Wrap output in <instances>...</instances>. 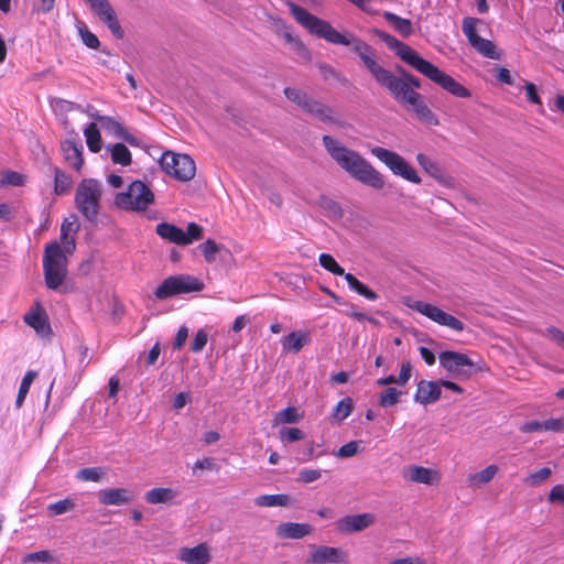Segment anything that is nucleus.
<instances>
[{"mask_svg":"<svg viewBox=\"0 0 564 564\" xmlns=\"http://www.w3.org/2000/svg\"><path fill=\"white\" fill-rule=\"evenodd\" d=\"M479 23V20L476 18H465L463 20V33L468 40V43L476 50L477 53L482 55L484 57L490 59H500L501 54L497 50L494 42L484 39L478 35L476 26Z\"/></svg>","mask_w":564,"mask_h":564,"instance_id":"obj_14","label":"nucleus"},{"mask_svg":"<svg viewBox=\"0 0 564 564\" xmlns=\"http://www.w3.org/2000/svg\"><path fill=\"white\" fill-rule=\"evenodd\" d=\"M23 562L24 563H33V562L53 563V562H55V560L50 551H39V552L26 554L23 558Z\"/></svg>","mask_w":564,"mask_h":564,"instance_id":"obj_46","label":"nucleus"},{"mask_svg":"<svg viewBox=\"0 0 564 564\" xmlns=\"http://www.w3.org/2000/svg\"><path fill=\"white\" fill-rule=\"evenodd\" d=\"M370 152L380 162L386 164L393 174L414 184L421 183V177L417 175L416 171L397 152L381 147H373Z\"/></svg>","mask_w":564,"mask_h":564,"instance_id":"obj_10","label":"nucleus"},{"mask_svg":"<svg viewBox=\"0 0 564 564\" xmlns=\"http://www.w3.org/2000/svg\"><path fill=\"white\" fill-rule=\"evenodd\" d=\"M386 21L393 26V29L403 37H408L412 34V23L408 19H403L394 13L384 12Z\"/></svg>","mask_w":564,"mask_h":564,"instance_id":"obj_29","label":"nucleus"},{"mask_svg":"<svg viewBox=\"0 0 564 564\" xmlns=\"http://www.w3.org/2000/svg\"><path fill=\"white\" fill-rule=\"evenodd\" d=\"M90 117L100 124V127L110 135L121 139L130 145H138L139 140L132 135L119 121L112 117L101 116L97 111L90 113Z\"/></svg>","mask_w":564,"mask_h":564,"instance_id":"obj_18","label":"nucleus"},{"mask_svg":"<svg viewBox=\"0 0 564 564\" xmlns=\"http://www.w3.org/2000/svg\"><path fill=\"white\" fill-rule=\"evenodd\" d=\"M313 531V527L307 523L283 522L276 528V535L281 539H302Z\"/></svg>","mask_w":564,"mask_h":564,"instance_id":"obj_27","label":"nucleus"},{"mask_svg":"<svg viewBox=\"0 0 564 564\" xmlns=\"http://www.w3.org/2000/svg\"><path fill=\"white\" fill-rule=\"evenodd\" d=\"M375 523L372 513H360L345 516L337 521V529L343 533H354L362 531Z\"/></svg>","mask_w":564,"mask_h":564,"instance_id":"obj_21","label":"nucleus"},{"mask_svg":"<svg viewBox=\"0 0 564 564\" xmlns=\"http://www.w3.org/2000/svg\"><path fill=\"white\" fill-rule=\"evenodd\" d=\"M177 496V492L172 488H153L145 494L147 502L151 505L166 503L172 501Z\"/></svg>","mask_w":564,"mask_h":564,"instance_id":"obj_28","label":"nucleus"},{"mask_svg":"<svg viewBox=\"0 0 564 564\" xmlns=\"http://www.w3.org/2000/svg\"><path fill=\"white\" fill-rule=\"evenodd\" d=\"M301 415L297 410L293 406H289L275 414L274 423L275 424H292L299 422Z\"/></svg>","mask_w":564,"mask_h":564,"instance_id":"obj_37","label":"nucleus"},{"mask_svg":"<svg viewBox=\"0 0 564 564\" xmlns=\"http://www.w3.org/2000/svg\"><path fill=\"white\" fill-rule=\"evenodd\" d=\"M547 499L551 503L561 502L564 505V485H555L551 489Z\"/></svg>","mask_w":564,"mask_h":564,"instance_id":"obj_56","label":"nucleus"},{"mask_svg":"<svg viewBox=\"0 0 564 564\" xmlns=\"http://www.w3.org/2000/svg\"><path fill=\"white\" fill-rule=\"evenodd\" d=\"M286 98L302 108L303 111L313 115L322 121H332V109L319 101L310 98L300 89L288 87L284 89Z\"/></svg>","mask_w":564,"mask_h":564,"instance_id":"obj_15","label":"nucleus"},{"mask_svg":"<svg viewBox=\"0 0 564 564\" xmlns=\"http://www.w3.org/2000/svg\"><path fill=\"white\" fill-rule=\"evenodd\" d=\"M25 183V176L14 171H7L2 174L1 184L10 186H22Z\"/></svg>","mask_w":564,"mask_h":564,"instance_id":"obj_45","label":"nucleus"},{"mask_svg":"<svg viewBox=\"0 0 564 564\" xmlns=\"http://www.w3.org/2000/svg\"><path fill=\"white\" fill-rule=\"evenodd\" d=\"M79 368L80 371H83L89 364V360L87 359L88 356V348L85 345H79Z\"/></svg>","mask_w":564,"mask_h":564,"instance_id":"obj_62","label":"nucleus"},{"mask_svg":"<svg viewBox=\"0 0 564 564\" xmlns=\"http://www.w3.org/2000/svg\"><path fill=\"white\" fill-rule=\"evenodd\" d=\"M102 506H123L133 499L132 492L127 488H107L97 494Z\"/></svg>","mask_w":564,"mask_h":564,"instance_id":"obj_22","label":"nucleus"},{"mask_svg":"<svg viewBox=\"0 0 564 564\" xmlns=\"http://www.w3.org/2000/svg\"><path fill=\"white\" fill-rule=\"evenodd\" d=\"M36 376H37L36 371L29 370L22 378V381H21L20 388H19V392H18V395L15 399L17 408L22 406V404L29 393L30 387H31L32 382L34 381V379L36 378Z\"/></svg>","mask_w":564,"mask_h":564,"instance_id":"obj_34","label":"nucleus"},{"mask_svg":"<svg viewBox=\"0 0 564 564\" xmlns=\"http://www.w3.org/2000/svg\"><path fill=\"white\" fill-rule=\"evenodd\" d=\"M61 151L69 166L79 171L84 163L83 144L80 140H65L61 143Z\"/></svg>","mask_w":564,"mask_h":564,"instance_id":"obj_24","label":"nucleus"},{"mask_svg":"<svg viewBox=\"0 0 564 564\" xmlns=\"http://www.w3.org/2000/svg\"><path fill=\"white\" fill-rule=\"evenodd\" d=\"M162 170L175 180L187 182L195 176L196 166L187 154H177L166 151L160 159Z\"/></svg>","mask_w":564,"mask_h":564,"instance_id":"obj_9","label":"nucleus"},{"mask_svg":"<svg viewBox=\"0 0 564 564\" xmlns=\"http://www.w3.org/2000/svg\"><path fill=\"white\" fill-rule=\"evenodd\" d=\"M199 249H200L205 260L207 262L212 263L216 260V254L220 250V246L217 245L214 240L208 239L199 246Z\"/></svg>","mask_w":564,"mask_h":564,"instance_id":"obj_42","label":"nucleus"},{"mask_svg":"<svg viewBox=\"0 0 564 564\" xmlns=\"http://www.w3.org/2000/svg\"><path fill=\"white\" fill-rule=\"evenodd\" d=\"M354 409V403L350 398L340 400L333 410L332 416L334 420L341 422L347 419Z\"/></svg>","mask_w":564,"mask_h":564,"instance_id":"obj_35","label":"nucleus"},{"mask_svg":"<svg viewBox=\"0 0 564 564\" xmlns=\"http://www.w3.org/2000/svg\"><path fill=\"white\" fill-rule=\"evenodd\" d=\"M289 8L294 19L301 25L307 29L312 34L323 37L333 44L352 45L354 52L358 54L359 58L362 61L372 76L378 74V72L382 68V66L379 65L372 57L371 47L364 41L352 37L349 39L345 34L336 31L328 22L318 19L317 17L311 14L306 9L295 3H289Z\"/></svg>","mask_w":564,"mask_h":564,"instance_id":"obj_2","label":"nucleus"},{"mask_svg":"<svg viewBox=\"0 0 564 564\" xmlns=\"http://www.w3.org/2000/svg\"><path fill=\"white\" fill-rule=\"evenodd\" d=\"M188 337V329L186 326H181L176 333L174 340V349H181Z\"/></svg>","mask_w":564,"mask_h":564,"instance_id":"obj_58","label":"nucleus"},{"mask_svg":"<svg viewBox=\"0 0 564 564\" xmlns=\"http://www.w3.org/2000/svg\"><path fill=\"white\" fill-rule=\"evenodd\" d=\"M311 333L308 330H293L282 337L281 345L284 351L297 354L311 343Z\"/></svg>","mask_w":564,"mask_h":564,"instance_id":"obj_26","label":"nucleus"},{"mask_svg":"<svg viewBox=\"0 0 564 564\" xmlns=\"http://www.w3.org/2000/svg\"><path fill=\"white\" fill-rule=\"evenodd\" d=\"M23 321L42 337H48L52 334L47 314L40 303H36L35 306L24 315Z\"/></svg>","mask_w":564,"mask_h":564,"instance_id":"obj_20","label":"nucleus"},{"mask_svg":"<svg viewBox=\"0 0 564 564\" xmlns=\"http://www.w3.org/2000/svg\"><path fill=\"white\" fill-rule=\"evenodd\" d=\"M77 230L76 216H72V219L66 218L61 226V239H66L70 232H76Z\"/></svg>","mask_w":564,"mask_h":564,"instance_id":"obj_50","label":"nucleus"},{"mask_svg":"<svg viewBox=\"0 0 564 564\" xmlns=\"http://www.w3.org/2000/svg\"><path fill=\"white\" fill-rule=\"evenodd\" d=\"M101 184L94 178L83 180L76 189L75 204L79 213L89 221H94L99 213Z\"/></svg>","mask_w":564,"mask_h":564,"instance_id":"obj_6","label":"nucleus"},{"mask_svg":"<svg viewBox=\"0 0 564 564\" xmlns=\"http://www.w3.org/2000/svg\"><path fill=\"white\" fill-rule=\"evenodd\" d=\"M347 554L338 547L326 545H310L307 564L345 563Z\"/></svg>","mask_w":564,"mask_h":564,"instance_id":"obj_16","label":"nucleus"},{"mask_svg":"<svg viewBox=\"0 0 564 564\" xmlns=\"http://www.w3.org/2000/svg\"><path fill=\"white\" fill-rule=\"evenodd\" d=\"M254 502L259 507H285L289 502V497L283 494L262 495L257 497Z\"/></svg>","mask_w":564,"mask_h":564,"instance_id":"obj_33","label":"nucleus"},{"mask_svg":"<svg viewBox=\"0 0 564 564\" xmlns=\"http://www.w3.org/2000/svg\"><path fill=\"white\" fill-rule=\"evenodd\" d=\"M84 135L87 147L91 152L97 153L101 150V137L96 121L89 123L84 129Z\"/></svg>","mask_w":564,"mask_h":564,"instance_id":"obj_32","label":"nucleus"},{"mask_svg":"<svg viewBox=\"0 0 564 564\" xmlns=\"http://www.w3.org/2000/svg\"><path fill=\"white\" fill-rule=\"evenodd\" d=\"M497 473H498V466L489 465L485 469L469 475L467 480H468L470 487L477 488V487H480L481 485H486V484L490 482Z\"/></svg>","mask_w":564,"mask_h":564,"instance_id":"obj_30","label":"nucleus"},{"mask_svg":"<svg viewBox=\"0 0 564 564\" xmlns=\"http://www.w3.org/2000/svg\"><path fill=\"white\" fill-rule=\"evenodd\" d=\"M420 355L423 358V360L429 365L432 366L435 364V355L434 352L429 349L427 347L421 346L419 348Z\"/></svg>","mask_w":564,"mask_h":564,"instance_id":"obj_59","label":"nucleus"},{"mask_svg":"<svg viewBox=\"0 0 564 564\" xmlns=\"http://www.w3.org/2000/svg\"><path fill=\"white\" fill-rule=\"evenodd\" d=\"M210 558L209 549L205 543L194 547H182L178 553V560L186 564H207Z\"/></svg>","mask_w":564,"mask_h":564,"instance_id":"obj_25","label":"nucleus"},{"mask_svg":"<svg viewBox=\"0 0 564 564\" xmlns=\"http://www.w3.org/2000/svg\"><path fill=\"white\" fill-rule=\"evenodd\" d=\"M406 306L442 326H446L456 332L464 329L463 322L433 304L419 300H409Z\"/></svg>","mask_w":564,"mask_h":564,"instance_id":"obj_13","label":"nucleus"},{"mask_svg":"<svg viewBox=\"0 0 564 564\" xmlns=\"http://www.w3.org/2000/svg\"><path fill=\"white\" fill-rule=\"evenodd\" d=\"M322 477V471L319 469H308L304 468L299 471L296 481L303 484H311L318 480Z\"/></svg>","mask_w":564,"mask_h":564,"instance_id":"obj_47","label":"nucleus"},{"mask_svg":"<svg viewBox=\"0 0 564 564\" xmlns=\"http://www.w3.org/2000/svg\"><path fill=\"white\" fill-rule=\"evenodd\" d=\"M107 150L110 152L111 161L122 166H128L131 163V152L123 143H116L109 145Z\"/></svg>","mask_w":564,"mask_h":564,"instance_id":"obj_31","label":"nucleus"},{"mask_svg":"<svg viewBox=\"0 0 564 564\" xmlns=\"http://www.w3.org/2000/svg\"><path fill=\"white\" fill-rule=\"evenodd\" d=\"M440 382L421 380L417 383L414 401L421 404H431L436 402L441 397Z\"/></svg>","mask_w":564,"mask_h":564,"instance_id":"obj_23","label":"nucleus"},{"mask_svg":"<svg viewBox=\"0 0 564 564\" xmlns=\"http://www.w3.org/2000/svg\"><path fill=\"white\" fill-rule=\"evenodd\" d=\"M45 284L51 290H58L67 275V256L56 241L48 243L43 254Z\"/></svg>","mask_w":564,"mask_h":564,"instance_id":"obj_5","label":"nucleus"},{"mask_svg":"<svg viewBox=\"0 0 564 564\" xmlns=\"http://www.w3.org/2000/svg\"><path fill=\"white\" fill-rule=\"evenodd\" d=\"M208 341V334L205 329H199L191 344V350L193 352H200Z\"/></svg>","mask_w":564,"mask_h":564,"instance_id":"obj_48","label":"nucleus"},{"mask_svg":"<svg viewBox=\"0 0 564 564\" xmlns=\"http://www.w3.org/2000/svg\"><path fill=\"white\" fill-rule=\"evenodd\" d=\"M79 33H80L84 44L87 47L94 48V50L98 48L99 40L94 33H91L87 29H79Z\"/></svg>","mask_w":564,"mask_h":564,"instance_id":"obj_51","label":"nucleus"},{"mask_svg":"<svg viewBox=\"0 0 564 564\" xmlns=\"http://www.w3.org/2000/svg\"><path fill=\"white\" fill-rule=\"evenodd\" d=\"M161 354V347H160V344L156 343L149 351L148 354V359H147V364L149 366L151 365H154L155 361L158 360L159 356Z\"/></svg>","mask_w":564,"mask_h":564,"instance_id":"obj_61","label":"nucleus"},{"mask_svg":"<svg viewBox=\"0 0 564 564\" xmlns=\"http://www.w3.org/2000/svg\"><path fill=\"white\" fill-rule=\"evenodd\" d=\"M72 185V178L63 171L55 169L54 192L57 195L66 193Z\"/></svg>","mask_w":564,"mask_h":564,"instance_id":"obj_39","label":"nucleus"},{"mask_svg":"<svg viewBox=\"0 0 564 564\" xmlns=\"http://www.w3.org/2000/svg\"><path fill=\"white\" fill-rule=\"evenodd\" d=\"M188 401V397L184 392H180L175 395L173 401V408L176 410L183 409Z\"/></svg>","mask_w":564,"mask_h":564,"instance_id":"obj_63","label":"nucleus"},{"mask_svg":"<svg viewBox=\"0 0 564 564\" xmlns=\"http://www.w3.org/2000/svg\"><path fill=\"white\" fill-rule=\"evenodd\" d=\"M279 434L282 442L289 443L301 441L305 437L304 432L297 427L281 429Z\"/></svg>","mask_w":564,"mask_h":564,"instance_id":"obj_43","label":"nucleus"},{"mask_svg":"<svg viewBox=\"0 0 564 564\" xmlns=\"http://www.w3.org/2000/svg\"><path fill=\"white\" fill-rule=\"evenodd\" d=\"M440 365L456 379L469 378L475 372V362L467 355L446 350L438 356Z\"/></svg>","mask_w":564,"mask_h":564,"instance_id":"obj_12","label":"nucleus"},{"mask_svg":"<svg viewBox=\"0 0 564 564\" xmlns=\"http://www.w3.org/2000/svg\"><path fill=\"white\" fill-rule=\"evenodd\" d=\"M75 506L74 500L66 498L48 505L47 510L51 516H59L73 510Z\"/></svg>","mask_w":564,"mask_h":564,"instance_id":"obj_41","label":"nucleus"},{"mask_svg":"<svg viewBox=\"0 0 564 564\" xmlns=\"http://www.w3.org/2000/svg\"><path fill=\"white\" fill-rule=\"evenodd\" d=\"M402 475L408 481L427 486L437 485L441 481V474L438 470L419 465H410L405 467Z\"/></svg>","mask_w":564,"mask_h":564,"instance_id":"obj_19","label":"nucleus"},{"mask_svg":"<svg viewBox=\"0 0 564 564\" xmlns=\"http://www.w3.org/2000/svg\"><path fill=\"white\" fill-rule=\"evenodd\" d=\"M388 564H424V562L419 557H402L394 560Z\"/></svg>","mask_w":564,"mask_h":564,"instance_id":"obj_64","label":"nucleus"},{"mask_svg":"<svg viewBox=\"0 0 564 564\" xmlns=\"http://www.w3.org/2000/svg\"><path fill=\"white\" fill-rule=\"evenodd\" d=\"M91 10L98 15V18L108 26L113 36L121 39L123 31L117 19L116 12L108 0H86Z\"/></svg>","mask_w":564,"mask_h":564,"instance_id":"obj_17","label":"nucleus"},{"mask_svg":"<svg viewBox=\"0 0 564 564\" xmlns=\"http://www.w3.org/2000/svg\"><path fill=\"white\" fill-rule=\"evenodd\" d=\"M318 262L321 267L335 275H344L346 273L332 254H319Z\"/></svg>","mask_w":564,"mask_h":564,"instance_id":"obj_38","label":"nucleus"},{"mask_svg":"<svg viewBox=\"0 0 564 564\" xmlns=\"http://www.w3.org/2000/svg\"><path fill=\"white\" fill-rule=\"evenodd\" d=\"M155 232L164 240L178 246H187L194 240L202 238L203 228L195 223H189L187 225V230L184 231L182 228L173 224L160 223L156 225Z\"/></svg>","mask_w":564,"mask_h":564,"instance_id":"obj_11","label":"nucleus"},{"mask_svg":"<svg viewBox=\"0 0 564 564\" xmlns=\"http://www.w3.org/2000/svg\"><path fill=\"white\" fill-rule=\"evenodd\" d=\"M215 468V463L213 458L206 457L203 459H198L194 464V469H208L212 470Z\"/></svg>","mask_w":564,"mask_h":564,"instance_id":"obj_60","label":"nucleus"},{"mask_svg":"<svg viewBox=\"0 0 564 564\" xmlns=\"http://www.w3.org/2000/svg\"><path fill=\"white\" fill-rule=\"evenodd\" d=\"M411 373H412V366H411L410 361L402 362L399 376L397 377L398 384L404 386L410 380Z\"/></svg>","mask_w":564,"mask_h":564,"instance_id":"obj_54","label":"nucleus"},{"mask_svg":"<svg viewBox=\"0 0 564 564\" xmlns=\"http://www.w3.org/2000/svg\"><path fill=\"white\" fill-rule=\"evenodd\" d=\"M359 444L356 441L348 442L339 447L336 455L340 458H349L358 453Z\"/></svg>","mask_w":564,"mask_h":564,"instance_id":"obj_49","label":"nucleus"},{"mask_svg":"<svg viewBox=\"0 0 564 564\" xmlns=\"http://www.w3.org/2000/svg\"><path fill=\"white\" fill-rule=\"evenodd\" d=\"M552 475V470L549 467H542L539 470L531 473L525 482L530 486H538L545 481Z\"/></svg>","mask_w":564,"mask_h":564,"instance_id":"obj_44","label":"nucleus"},{"mask_svg":"<svg viewBox=\"0 0 564 564\" xmlns=\"http://www.w3.org/2000/svg\"><path fill=\"white\" fill-rule=\"evenodd\" d=\"M524 89L530 102L535 105H542L541 98L538 94L536 86L533 83H525Z\"/></svg>","mask_w":564,"mask_h":564,"instance_id":"obj_55","label":"nucleus"},{"mask_svg":"<svg viewBox=\"0 0 564 564\" xmlns=\"http://www.w3.org/2000/svg\"><path fill=\"white\" fill-rule=\"evenodd\" d=\"M373 77L380 85L390 91L398 102L412 110L417 118L429 123L434 121V116L424 102L423 97L415 91V89L409 87V82L404 80L402 77L393 75L384 67H382Z\"/></svg>","mask_w":564,"mask_h":564,"instance_id":"obj_4","label":"nucleus"},{"mask_svg":"<svg viewBox=\"0 0 564 564\" xmlns=\"http://www.w3.org/2000/svg\"><path fill=\"white\" fill-rule=\"evenodd\" d=\"M153 202V192L141 181H133L127 191L118 193L115 197L117 207L137 213L145 212Z\"/></svg>","mask_w":564,"mask_h":564,"instance_id":"obj_7","label":"nucleus"},{"mask_svg":"<svg viewBox=\"0 0 564 564\" xmlns=\"http://www.w3.org/2000/svg\"><path fill=\"white\" fill-rule=\"evenodd\" d=\"M203 283L192 275H171L164 279L155 289L154 296L158 300H166L181 294L198 292L203 290Z\"/></svg>","mask_w":564,"mask_h":564,"instance_id":"obj_8","label":"nucleus"},{"mask_svg":"<svg viewBox=\"0 0 564 564\" xmlns=\"http://www.w3.org/2000/svg\"><path fill=\"white\" fill-rule=\"evenodd\" d=\"M402 392L397 388H388L379 394V404L382 408L393 406L400 401Z\"/></svg>","mask_w":564,"mask_h":564,"instance_id":"obj_36","label":"nucleus"},{"mask_svg":"<svg viewBox=\"0 0 564 564\" xmlns=\"http://www.w3.org/2000/svg\"><path fill=\"white\" fill-rule=\"evenodd\" d=\"M343 276L347 281L349 288L358 294H360L364 288L366 286L351 273H345Z\"/></svg>","mask_w":564,"mask_h":564,"instance_id":"obj_57","label":"nucleus"},{"mask_svg":"<svg viewBox=\"0 0 564 564\" xmlns=\"http://www.w3.org/2000/svg\"><path fill=\"white\" fill-rule=\"evenodd\" d=\"M546 431L553 433H564V416L551 417L545 420Z\"/></svg>","mask_w":564,"mask_h":564,"instance_id":"obj_53","label":"nucleus"},{"mask_svg":"<svg viewBox=\"0 0 564 564\" xmlns=\"http://www.w3.org/2000/svg\"><path fill=\"white\" fill-rule=\"evenodd\" d=\"M323 144L332 159L352 178L375 189H381L384 186V176L358 152L345 147L330 135L323 137Z\"/></svg>","mask_w":564,"mask_h":564,"instance_id":"obj_3","label":"nucleus"},{"mask_svg":"<svg viewBox=\"0 0 564 564\" xmlns=\"http://www.w3.org/2000/svg\"><path fill=\"white\" fill-rule=\"evenodd\" d=\"M520 431L523 433H533L546 431L545 421H528L520 426Z\"/></svg>","mask_w":564,"mask_h":564,"instance_id":"obj_52","label":"nucleus"},{"mask_svg":"<svg viewBox=\"0 0 564 564\" xmlns=\"http://www.w3.org/2000/svg\"><path fill=\"white\" fill-rule=\"evenodd\" d=\"M105 471L101 467H87L78 470L76 477L83 481H99Z\"/></svg>","mask_w":564,"mask_h":564,"instance_id":"obj_40","label":"nucleus"},{"mask_svg":"<svg viewBox=\"0 0 564 564\" xmlns=\"http://www.w3.org/2000/svg\"><path fill=\"white\" fill-rule=\"evenodd\" d=\"M377 36L386 43V45L395 53L404 63L413 67L420 74L427 77L433 83L441 86L443 89L448 91L449 94L459 97V98H468L470 97V91L459 84L452 76L442 72L438 67L424 59L419 55L416 51L406 45L405 43L399 41L393 35L388 34L384 31H376Z\"/></svg>","mask_w":564,"mask_h":564,"instance_id":"obj_1","label":"nucleus"}]
</instances>
